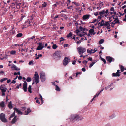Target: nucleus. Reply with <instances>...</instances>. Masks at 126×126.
<instances>
[{
    "instance_id": "1",
    "label": "nucleus",
    "mask_w": 126,
    "mask_h": 126,
    "mask_svg": "<svg viewBox=\"0 0 126 126\" xmlns=\"http://www.w3.org/2000/svg\"><path fill=\"white\" fill-rule=\"evenodd\" d=\"M114 16L113 15L112 16L109 17V20L111 22V23H113L114 24L118 23L119 22V20L118 19L117 17L115 18L114 17Z\"/></svg>"
},
{
    "instance_id": "2",
    "label": "nucleus",
    "mask_w": 126,
    "mask_h": 126,
    "mask_svg": "<svg viewBox=\"0 0 126 126\" xmlns=\"http://www.w3.org/2000/svg\"><path fill=\"white\" fill-rule=\"evenodd\" d=\"M53 56L55 57V58L59 59L61 57L62 54L61 51H57L55 52L53 54Z\"/></svg>"
},
{
    "instance_id": "3",
    "label": "nucleus",
    "mask_w": 126,
    "mask_h": 126,
    "mask_svg": "<svg viewBox=\"0 0 126 126\" xmlns=\"http://www.w3.org/2000/svg\"><path fill=\"white\" fill-rule=\"evenodd\" d=\"M78 52L80 55H82L86 51L85 48L81 47H79L77 48Z\"/></svg>"
},
{
    "instance_id": "4",
    "label": "nucleus",
    "mask_w": 126,
    "mask_h": 126,
    "mask_svg": "<svg viewBox=\"0 0 126 126\" xmlns=\"http://www.w3.org/2000/svg\"><path fill=\"white\" fill-rule=\"evenodd\" d=\"M79 116L78 115L73 114L71 115L70 120L71 121H74L79 118Z\"/></svg>"
},
{
    "instance_id": "5",
    "label": "nucleus",
    "mask_w": 126,
    "mask_h": 126,
    "mask_svg": "<svg viewBox=\"0 0 126 126\" xmlns=\"http://www.w3.org/2000/svg\"><path fill=\"white\" fill-rule=\"evenodd\" d=\"M34 80L36 84L38 83L39 81V78L37 73L36 72L34 75Z\"/></svg>"
},
{
    "instance_id": "6",
    "label": "nucleus",
    "mask_w": 126,
    "mask_h": 126,
    "mask_svg": "<svg viewBox=\"0 0 126 126\" xmlns=\"http://www.w3.org/2000/svg\"><path fill=\"white\" fill-rule=\"evenodd\" d=\"M0 119L1 121L4 122H7V119L5 118V115L2 113H1L0 115Z\"/></svg>"
},
{
    "instance_id": "7",
    "label": "nucleus",
    "mask_w": 126,
    "mask_h": 126,
    "mask_svg": "<svg viewBox=\"0 0 126 126\" xmlns=\"http://www.w3.org/2000/svg\"><path fill=\"white\" fill-rule=\"evenodd\" d=\"M40 77L42 82H44L46 80L45 74L43 72H42L40 73Z\"/></svg>"
},
{
    "instance_id": "8",
    "label": "nucleus",
    "mask_w": 126,
    "mask_h": 126,
    "mask_svg": "<svg viewBox=\"0 0 126 126\" xmlns=\"http://www.w3.org/2000/svg\"><path fill=\"white\" fill-rule=\"evenodd\" d=\"M109 11L108 9L106 10V11L103 10L99 12V15H104L105 17H106L108 15V13Z\"/></svg>"
},
{
    "instance_id": "9",
    "label": "nucleus",
    "mask_w": 126,
    "mask_h": 126,
    "mask_svg": "<svg viewBox=\"0 0 126 126\" xmlns=\"http://www.w3.org/2000/svg\"><path fill=\"white\" fill-rule=\"evenodd\" d=\"M69 59L67 57H65L63 60V64L64 65L66 66L69 63Z\"/></svg>"
},
{
    "instance_id": "10",
    "label": "nucleus",
    "mask_w": 126,
    "mask_h": 126,
    "mask_svg": "<svg viewBox=\"0 0 126 126\" xmlns=\"http://www.w3.org/2000/svg\"><path fill=\"white\" fill-rule=\"evenodd\" d=\"M107 22V21H105L104 20H102L101 22L98 23V25L100 24V25L97 27V28H101V26H104L105 25V24Z\"/></svg>"
},
{
    "instance_id": "11",
    "label": "nucleus",
    "mask_w": 126,
    "mask_h": 126,
    "mask_svg": "<svg viewBox=\"0 0 126 126\" xmlns=\"http://www.w3.org/2000/svg\"><path fill=\"white\" fill-rule=\"evenodd\" d=\"M11 68L13 70L18 71L20 70L19 68L17 67L15 65L13 64H12Z\"/></svg>"
},
{
    "instance_id": "12",
    "label": "nucleus",
    "mask_w": 126,
    "mask_h": 126,
    "mask_svg": "<svg viewBox=\"0 0 126 126\" xmlns=\"http://www.w3.org/2000/svg\"><path fill=\"white\" fill-rule=\"evenodd\" d=\"M24 83L23 84V89L24 91L26 92L27 91V83L26 81H24Z\"/></svg>"
},
{
    "instance_id": "13",
    "label": "nucleus",
    "mask_w": 126,
    "mask_h": 126,
    "mask_svg": "<svg viewBox=\"0 0 126 126\" xmlns=\"http://www.w3.org/2000/svg\"><path fill=\"white\" fill-rule=\"evenodd\" d=\"M0 89L1 90L2 92H5L6 89L5 88L4 85H1L0 87Z\"/></svg>"
},
{
    "instance_id": "14",
    "label": "nucleus",
    "mask_w": 126,
    "mask_h": 126,
    "mask_svg": "<svg viewBox=\"0 0 126 126\" xmlns=\"http://www.w3.org/2000/svg\"><path fill=\"white\" fill-rule=\"evenodd\" d=\"M91 16L89 14L86 15H83L82 16V18L84 20H88Z\"/></svg>"
},
{
    "instance_id": "15",
    "label": "nucleus",
    "mask_w": 126,
    "mask_h": 126,
    "mask_svg": "<svg viewBox=\"0 0 126 126\" xmlns=\"http://www.w3.org/2000/svg\"><path fill=\"white\" fill-rule=\"evenodd\" d=\"M106 59L110 63L112 61H114V60L113 58L110 56L106 57Z\"/></svg>"
},
{
    "instance_id": "16",
    "label": "nucleus",
    "mask_w": 126,
    "mask_h": 126,
    "mask_svg": "<svg viewBox=\"0 0 126 126\" xmlns=\"http://www.w3.org/2000/svg\"><path fill=\"white\" fill-rule=\"evenodd\" d=\"M104 26H105V27L108 30L110 29V23L109 21H107L105 25Z\"/></svg>"
},
{
    "instance_id": "17",
    "label": "nucleus",
    "mask_w": 126,
    "mask_h": 126,
    "mask_svg": "<svg viewBox=\"0 0 126 126\" xmlns=\"http://www.w3.org/2000/svg\"><path fill=\"white\" fill-rule=\"evenodd\" d=\"M96 51V50L95 49L93 50L92 49H88L87 50V51L88 53L91 54L92 53H94Z\"/></svg>"
},
{
    "instance_id": "18",
    "label": "nucleus",
    "mask_w": 126,
    "mask_h": 126,
    "mask_svg": "<svg viewBox=\"0 0 126 126\" xmlns=\"http://www.w3.org/2000/svg\"><path fill=\"white\" fill-rule=\"evenodd\" d=\"M14 110L15 111H16V112L18 114H20L21 115L22 114V112H21L20 111V110L18 109H17L16 108H14Z\"/></svg>"
},
{
    "instance_id": "19",
    "label": "nucleus",
    "mask_w": 126,
    "mask_h": 126,
    "mask_svg": "<svg viewBox=\"0 0 126 126\" xmlns=\"http://www.w3.org/2000/svg\"><path fill=\"white\" fill-rule=\"evenodd\" d=\"M44 47V46H38L36 48V49L37 50H42Z\"/></svg>"
},
{
    "instance_id": "20",
    "label": "nucleus",
    "mask_w": 126,
    "mask_h": 126,
    "mask_svg": "<svg viewBox=\"0 0 126 126\" xmlns=\"http://www.w3.org/2000/svg\"><path fill=\"white\" fill-rule=\"evenodd\" d=\"M31 110L29 108H28L26 111H25V115H27L28 113L30 112Z\"/></svg>"
},
{
    "instance_id": "21",
    "label": "nucleus",
    "mask_w": 126,
    "mask_h": 126,
    "mask_svg": "<svg viewBox=\"0 0 126 126\" xmlns=\"http://www.w3.org/2000/svg\"><path fill=\"white\" fill-rule=\"evenodd\" d=\"M89 32L91 34L94 35L95 34V33H94V30L93 29H91L89 31Z\"/></svg>"
},
{
    "instance_id": "22",
    "label": "nucleus",
    "mask_w": 126,
    "mask_h": 126,
    "mask_svg": "<svg viewBox=\"0 0 126 126\" xmlns=\"http://www.w3.org/2000/svg\"><path fill=\"white\" fill-rule=\"evenodd\" d=\"M5 106V103L3 101H2L1 102H0V107L2 108H3Z\"/></svg>"
},
{
    "instance_id": "23",
    "label": "nucleus",
    "mask_w": 126,
    "mask_h": 126,
    "mask_svg": "<svg viewBox=\"0 0 126 126\" xmlns=\"http://www.w3.org/2000/svg\"><path fill=\"white\" fill-rule=\"evenodd\" d=\"M17 117L16 116H15L14 118L12 119V124L14 123L17 120L16 119Z\"/></svg>"
},
{
    "instance_id": "24",
    "label": "nucleus",
    "mask_w": 126,
    "mask_h": 126,
    "mask_svg": "<svg viewBox=\"0 0 126 126\" xmlns=\"http://www.w3.org/2000/svg\"><path fill=\"white\" fill-rule=\"evenodd\" d=\"M115 117V114H113L109 116V119H111L114 118Z\"/></svg>"
},
{
    "instance_id": "25",
    "label": "nucleus",
    "mask_w": 126,
    "mask_h": 126,
    "mask_svg": "<svg viewBox=\"0 0 126 126\" xmlns=\"http://www.w3.org/2000/svg\"><path fill=\"white\" fill-rule=\"evenodd\" d=\"M112 76L114 77H119L120 76V74L118 73H114L112 74Z\"/></svg>"
},
{
    "instance_id": "26",
    "label": "nucleus",
    "mask_w": 126,
    "mask_h": 126,
    "mask_svg": "<svg viewBox=\"0 0 126 126\" xmlns=\"http://www.w3.org/2000/svg\"><path fill=\"white\" fill-rule=\"evenodd\" d=\"M8 108L10 109H12L13 108L12 102L11 101L10 102L8 103Z\"/></svg>"
},
{
    "instance_id": "27",
    "label": "nucleus",
    "mask_w": 126,
    "mask_h": 126,
    "mask_svg": "<svg viewBox=\"0 0 126 126\" xmlns=\"http://www.w3.org/2000/svg\"><path fill=\"white\" fill-rule=\"evenodd\" d=\"M97 5L101 7L103 5V2L100 1Z\"/></svg>"
},
{
    "instance_id": "28",
    "label": "nucleus",
    "mask_w": 126,
    "mask_h": 126,
    "mask_svg": "<svg viewBox=\"0 0 126 126\" xmlns=\"http://www.w3.org/2000/svg\"><path fill=\"white\" fill-rule=\"evenodd\" d=\"M96 62H97V61H96L95 62H92L89 65V67L90 68H91V67H92L93 66V65H94V64Z\"/></svg>"
},
{
    "instance_id": "29",
    "label": "nucleus",
    "mask_w": 126,
    "mask_h": 126,
    "mask_svg": "<svg viewBox=\"0 0 126 126\" xmlns=\"http://www.w3.org/2000/svg\"><path fill=\"white\" fill-rule=\"evenodd\" d=\"M22 35V33H19L17 34L16 36L17 37H21Z\"/></svg>"
},
{
    "instance_id": "30",
    "label": "nucleus",
    "mask_w": 126,
    "mask_h": 126,
    "mask_svg": "<svg viewBox=\"0 0 126 126\" xmlns=\"http://www.w3.org/2000/svg\"><path fill=\"white\" fill-rule=\"evenodd\" d=\"M104 41V40L103 39H102L100 40L99 42V44H101L103 43Z\"/></svg>"
},
{
    "instance_id": "31",
    "label": "nucleus",
    "mask_w": 126,
    "mask_h": 126,
    "mask_svg": "<svg viewBox=\"0 0 126 126\" xmlns=\"http://www.w3.org/2000/svg\"><path fill=\"white\" fill-rule=\"evenodd\" d=\"M32 80L31 78L29 77H28L26 79V81L28 82H30Z\"/></svg>"
},
{
    "instance_id": "32",
    "label": "nucleus",
    "mask_w": 126,
    "mask_h": 126,
    "mask_svg": "<svg viewBox=\"0 0 126 126\" xmlns=\"http://www.w3.org/2000/svg\"><path fill=\"white\" fill-rule=\"evenodd\" d=\"M110 14H114V15H118V14L117 13H116V11H114V12L112 11V12H111L110 13Z\"/></svg>"
},
{
    "instance_id": "33",
    "label": "nucleus",
    "mask_w": 126,
    "mask_h": 126,
    "mask_svg": "<svg viewBox=\"0 0 126 126\" xmlns=\"http://www.w3.org/2000/svg\"><path fill=\"white\" fill-rule=\"evenodd\" d=\"M31 88H32L31 86L29 85L28 89V91L31 93H32Z\"/></svg>"
},
{
    "instance_id": "34",
    "label": "nucleus",
    "mask_w": 126,
    "mask_h": 126,
    "mask_svg": "<svg viewBox=\"0 0 126 126\" xmlns=\"http://www.w3.org/2000/svg\"><path fill=\"white\" fill-rule=\"evenodd\" d=\"M15 115V112H14L11 115V116L9 118V119L11 120V118L14 117Z\"/></svg>"
},
{
    "instance_id": "35",
    "label": "nucleus",
    "mask_w": 126,
    "mask_h": 126,
    "mask_svg": "<svg viewBox=\"0 0 126 126\" xmlns=\"http://www.w3.org/2000/svg\"><path fill=\"white\" fill-rule=\"evenodd\" d=\"M56 86V90L57 91H60V89L57 85H55Z\"/></svg>"
},
{
    "instance_id": "36",
    "label": "nucleus",
    "mask_w": 126,
    "mask_h": 126,
    "mask_svg": "<svg viewBox=\"0 0 126 126\" xmlns=\"http://www.w3.org/2000/svg\"><path fill=\"white\" fill-rule=\"evenodd\" d=\"M42 56V55L41 54H39L35 58V59H38L39 58V57H41Z\"/></svg>"
},
{
    "instance_id": "37",
    "label": "nucleus",
    "mask_w": 126,
    "mask_h": 126,
    "mask_svg": "<svg viewBox=\"0 0 126 126\" xmlns=\"http://www.w3.org/2000/svg\"><path fill=\"white\" fill-rule=\"evenodd\" d=\"M7 79H8L7 78H4L2 79H1L0 80V82H2L4 81L7 80Z\"/></svg>"
},
{
    "instance_id": "38",
    "label": "nucleus",
    "mask_w": 126,
    "mask_h": 126,
    "mask_svg": "<svg viewBox=\"0 0 126 126\" xmlns=\"http://www.w3.org/2000/svg\"><path fill=\"white\" fill-rule=\"evenodd\" d=\"M14 33V32L13 30L10 31L9 32V34L10 35H12Z\"/></svg>"
},
{
    "instance_id": "39",
    "label": "nucleus",
    "mask_w": 126,
    "mask_h": 126,
    "mask_svg": "<svg viewBox=\"0 0 126 126\" xmlns=\"http://www.w3.org/2000/svg\"><path fill=\"white\" fill-rule=\"evenodd\" d=\"M61 17H64L65 18H66L67 17L65 14H61Z\"/></svg>"
},
{
    "instance_id": "40",
    "label": "nucleus",
    "mask_w": 126,
    "mask_h": 126,
    "mask_svg": "<svg viewBox=\"0 0 126 126\" xmlns=\"http://www.w3.org/2000/svg\"><path fill=\"white\" fill-rule=\"evenodd\" d=\"M47 5V4L45 2H44V3L42 4V6L43 7H46Z\"/></svg>"
},
{
    "instance_id": "41",
    "label": "nucleus",
    "mask_w": 126,
    "mask_h": 126,
    "mask_svg": "<svg viewBox=\"0 0 126 126\" xmlns=\"http://www.w3.org/2000/svg\"><path fill=\"white\" fill-rule=\"evenodd\" d=\"M52 48L53 49H55L56 48L57 46L56 44H53L52 46Z\"/></svg>"
},
{
    "instance_id": "42",
    "label": "nucleus",
    "mask_w": 126,
    "mask_h": 126,
    "mask_svg": "<svg viewBox=\"0 0 126 126\" xmlns=\"http://www.w3.org/2000/svg\"><path fill=\"white\" fill-rule=\"evenodd\" d=\"M16 53V51L15 50H13L11 51L10 52V53L11 54L14 55Z\"/></svg>"
},
{
    "instance_id": "43",
    "label": "nucleus",
    "mask_w": 126,
    "mask_h": 126,
    "mask_svg": "<svg viewBox=\"0 0 126 126\" xmlns=\"http://www.w3.org/2000/svg\"><path fill=\"white\" fill-rule=\"evenodd\" d=\"M72 35V34L71 32L69 33L67 36V38L69 37Z\"/></svg>"
},
{
    "instance_id": "44",
    "label": "nucleus",
    "mask_w": 126,
    "mask_h": 126,
    "mask_svg": "<svg viewBox=\"0 0 126 126\" xmlns=\"http://www.w3.org/2000/svg\"><path fill=\"white\" fill-rule=\"evenodd\" d=\"M121 72H123L124 70V67L122 65L121 66Z\"/></svg>"
},
{
    "instance_id": "45",
    "label": "nucleus",
    "mask_w": 126,
    "mask_h": 126,
    "mask_svg": "<svg viewBox=\"0 0 126 126\" xmlns=\"http://www.w3.org/2000/svg\"><path fill=\"white\" fill-rule=\"evenodd\" d=\"M110 10L111 11H116L114 10V7H112L111 8Z\"/></svg>"
},
{
    "instance_id": "46",
    "label": "nucleus",
    "mask_w": 126,
    "mask_h": 126,
    "mask_svg": "<svg viewBox=\"0 0 126 126\" xmlns=\"http://www.w3.org/2000/svg\"><path fill=\"white\" fill-rule=\"evenodd\" d=\"M3 2L5 4L6 6L7 4L8 3V0H6V1L4 0Z\"/></svg>"
},
{
    "instance_id": "47",
    "label": "nucleus",
    "mask_w": 126,
    "mask_h": 126,
    "mask_svg": "<svg viewBox=\"0 0 126 126\" xmlns=\"http://www.w3.org/2000/svg\"><path fill=\"white\" fill-rule=\"evenodd\" d=\"M72 3H73L75 4V5L77 6H78L79 5V4L78 3H76L75 2H72Z\"/></svg>"
},
{
    "instance_id": "48",
    "label": "nucleus",
    "mask_w": 126,
    "mask_h": 126,
    "mask_svg": "<svg viewBox=\"0 0 126 126\" xmlns=\"http://www.w3.org/2000/svg\"><path fill=\"white\" fill-rule=\"evenodd\" d=\"M101 60L105 64L106 63V61L105 59H104L102 58H101Z\"/></svg>"
},
{
    "instance_id": "49",
    "label": "nucleus",
    "mask_w": 126,
    "mask_h": 126,
    "mask_svg": "<svg viewBox=\"0 0 126 126\" xmlns=\"http://www.w3.org/2000/svg\"><path fill=\"white\" fill-rule=\"evenodd\" d=\"M37 44L39 45V46H44V43L40 42L39 43H38Z\"/></svg>"
},
{
    "instance_id": "50",
    "label": "nucleus",
    "mask_w": 126,
    "mask_h": 126,
    "mask_svg": "<svg viewBox=\"0 0 126 126\" xmlns=\"http://www.w3.org/2000/svg\"><path fill=\"white\" fill-rule=\"evenodd\" d=\"M77 35H78L79 36L82 37L84 35L83 34V33L82 34L79 33V34H78Z\"/></svg>"
},
{
    "instance_id": "51",
    "label": "nucleus",
    "mask_w": 126,
    "mask_h": 126,
    "mask_svg": "<svg viewBox=\"0 0 126 126\" xmlns=\"http://www.w3.org/2000/svg\"><path fill=\"white\" fill-rule=\"evenodd\" d=\"M100 16H98V19H101V18L103 17H104V16H103L102 15H100Z\"/></svg>"
},
{
    "instance_id": "52",
    "label": "nucleus",
    "mask_w": 126,
    "mask_h": 126,
    "mask_svg": "<svg viewBox=\"0 0 126 126\" xmlns=\"http://www.w3.org/2000/svg\"><path fill=\"white\" fill-rule=\"evenodd\" d=\"M33 61H30L29 63V64L30 65H32L33 62Z\"/></svg>"
},
{
    "instance_id": "53",
    "label": "nucleus",
    "mask_w": 126,
    "mask_h": 126,
    "mask_svg": "<svg viewBox=\"0 0 126 126\" xmlns=\"http://www.w3.org/2000/svg\"><path fill=\"white\" fill-rule=\"evenodd\" d=\"M40 97L41 98V100L42 101V104L43 103V98L42 97L41 95V94H40Z\"/></svg>"
},
{
    "instance_id": "54",
    "label": "nucleus",
    "mask_w": 126,
    "mask_h": 126,
    "mask_svg": "<svg viewBox=\"0 0 126 126\" xmlns=\"http://www.w3.org/2000/svg\"><path fill=\"white\" fill-rule=\"evenodd\" d=\"M88 62V61L86 60H84L82 62L83 63L85 64H86Z\"/></svg>"
},
{
    "instance_id": "55",
    "label": "nucleus",
    "mask_w": 126,
    "mask_h": 126,
    "mask_svg": "<svg viewBox=\"0 0 126 126\" xmlns=\"http://www.w3.org/2000/svg\"><path fill=\"white\" fill-rule=\"evenodd\" d=\"M58 4V3L57 2L55 4L53 5V6L54 7H55L57 6V5Z\"/></svg>"
},
{
    "instance_id": "56",
    "label": "nucleus",
    "mask_w": 126,
    "mask_h": 126,
    "mask_svg": "<svg viewBox=\"0 0 126 126\" xmlns=\"http://www.w3.org/2000/svg\"><path fill=\"white\" fill-rule=\"evenodd\" d=\"M110 86L109 85L108 86L105 88V89L106 90H107L108 88H110Z\"/></svg>"
},
{
    "instance_id": "57",
    "label": "nucleus",
    "mask_w": 126,
    "mask_h": 126,
    "mask_svg": "<svg viewBox=\"0 0 126 126\" xmlns=\"http://www.w3.org/2000/svg\"><path fill=\"white\" fill-rule=\"evenodd\" d=\"M99 94H100L99 93H98V94L96 93V95L94 96V98H95L96 97H97L99 95Z\"/></svg>"
},
{
    "instance_id": "58",
    "label": "nucleus",
    "mask_w": 126,
    "mask_h": 126,
    "mask_svg": "<svg viewBox=\"0 0 126 126\" xmlns=\"http://www.w3.org/2000/svg\"><path fill=\"white\" fill-rule=\"evenodd\" d=\"M96 21V19H94L93 20V21L91 23H94Z\"/></svg>"
},
{
    "instance_id": "59",
    "label": "nucleus",
    "mask_w": 126,
    "mask_h": 126,
    "mask_svg": "<svg viewBox=\"0 0 126 126\" xmlns=\"http://www.w3.org/2000/svg\"><path fill=\"white\" fill-rule=\"evenodd\" d=\"M12 6H13V7L12 8H15V3H12Z\"/></svg>"
},
{
    "instance_id": "60",
    "label": "nucleus",
    "mask_w": 126,
    "mask_h": 126,
    "mask_svg": "<svg viewBox=\"0 0 126 126\" xmlns=\"http://www.w3.org/2000/svg\"><path fill=\"white\" fill-rule=\"evenodd\" d=\"M88 60L89 61H92V58L90 57H89V58H88Z\"/></svg>"
},
{
    "instance_id": "61",
    "label": "nucleus",
    "mask_w": 126,
    "mask_h": 126,
    "mask_svg": "<svg viewBox=\"0 0 126 126\" xmlns=\"http://www.w3.org/2000/svg\"><path fill=\"white\" fill-rule=\"evenodd\" d=\"M79 32H80V31L79 30H76V33L77 35L79 33Z\"/></svg>"
},
{
    "instance_id": "62",
    "label": "nucleus",
    "mask_w": 126,
    "mask_h": 126,
    "mask_svg": "<svg viewBox=\"0 0 126 126\" xmlns=\"http://www.w3.org/2000/svg\"><path fill=\"white\" fill-rule=\"evenodd\" d=\"M35 38V36H33L32 37H31V38H30L29 39L30 40H31V39H34V38Z\"/></svg>"
},
{
    "instance_id": "63",
    "label": "nucleus",
    "mask_w": 126,
    "mask_h": 126,
    "mask_svg": "<svg viewBox=\"0 0 126 126\" xmlns=\"http://www.w3.org/2000/svg\"><path fill=\"white\" fill-rule=\"evenodd\" d=\"M59 15H57L56 16H55L53 18H54V19H55H55H56V18H57L58 17H59Z\"/></svg>"
},
{
    "instance_id": "64",
    "label": "nucleus",
    "mask_w": 126,
    "mask_h": 126,
    "mask_svg": "<svg viewBox=\"0 0 126 126\" xmlns=\"http://www.w3.org/2000/svg\"><path fill=\"white\" fill-rule=\"evenodd\" d=\"M105 126H111V125L109 123L106 124Z\"/></svg>"
}]
</instances>
